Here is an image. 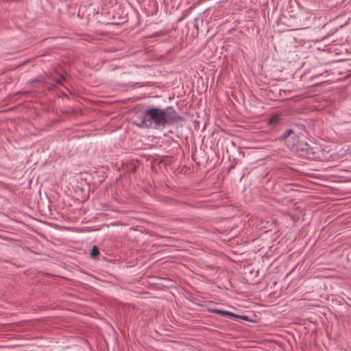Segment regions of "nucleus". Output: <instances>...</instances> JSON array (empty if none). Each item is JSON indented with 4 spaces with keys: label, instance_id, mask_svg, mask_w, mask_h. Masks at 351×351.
I'll return each instance as SVG.
<instances>
[{
    "label": "nucleus",
    "instance_id": "nucleus-1",
    "mask_svg": "<svg viewBox=\"0 0 351 351\" xmlns=\"http://www.w3.org/2000/svg\"><path fill=\"white\" fill-rule=\"evenodd\" d=\"M182 120V117L171 107L165 109L152 108L146 109L136 124L140 128L159 129Z\"/></svg>",
    "mask_w": 351,
    "mask_h": 351
},
{
    "label": "nucleus",
    "instance_id": "nucleus-2",
    "mask_svg": "<svg viewBox=\"0 0 351 351\" xmlns=\"http://www.w3.org/2000/svg\"><path fill=\"white\" fill-rule=\"evenodd\" d=\"M219 315L223 317H228L231 318H239V315H236L232 312L225 311V310H220Z\"/></svg>",
    "mask_w": 351,
    "mask_h": 351
},
{
    "label": "nucleus",
    "instance_id": "nucleus-3",
    "mask_svg": "<svg viewBox=\"0 0 351 351\" xmlns=\"http://www.w3.org/2000/svg\"><path fill=\"white\" fill-rule=\"evenodd\" d=\"M280 118L279 116L277 114H274L270 117V119L268 121V124L271 126L274 127L276 126L278 123L279 122Z\"/></svg>",
    "mask_w": 351,
    "mask_h": 351
},
{
    "label": "nucleus",
    "instance_id": "nucleus-4",
    "mask_svg": "<svg viewBox=\"0 0 351 351\" xmlns=\"http://www.w3.org/2000/svg\"><path fill=\"white\" fill-rule=\"evenodd\" d=\"M64 80H65V77H64V75H62L58 79L53 81V82L49 83V84L53 87H56L58 85L62 84L63 83V82H64Z\"/></svg>",
    "mask_w": 351,
    "mask_h": 351
},
{
    "label": "nucleus",
    "instance_id": "nucleus-5",
    "mask_svg": "<svg viewBox=\"0 0 351 351\" xmlns=\"http://www.w3.org/2000/svg\"><path fill=\"white\" fill-rule=\"evenodd\" d=\"M293 133V130L289 129V130H287L283 134H282V135L280 136L279 139L280 141H283L285 139H286L287 137H289L290 136L291 134Z\"/></svg>",
    "mask_w": 351,
    "mask_h": 351
},
{
    "label": "nucleus",
    "instance_id": "nucleus-6",
    "mask_svg": "<svg viewBox=\"0 0 351 351\" xmlns=\"http://www.w3.org/2000/svg\"><path fill=\"white\" fill-rule=\"evenodd\" d=\"M99 254V249L96 245L93 246L91 252H90V256L92 258H96Z\"/></svg>",
    "mask_w": 351,
    "mask_h": 351
},
{
    "label": "nucleus",
    "instance_id": "nucleus-7",
    "mask_svg": "<svg viewBox=\"0 0 351 351\" xmlns=\"http://www.w3.org/2000/svg\"><path fill=\"white\" fill-rule=\"evenodd\" d=\"M208 310L211 313L219 315L220 309L212 308H209Z\"/></svg>",
    "mask_w": 351,
    "mask_h": 351
},
{
    "label": "nucleus",
    "instance_id": "nucleus-8",
    "mask_svg": "<svg viewBox=\"0 0 351 351\" xmlns=\"http://www.w3.org/2000/svg\"><path fill=\"white\" fill-rule=\"evenodd\" d=\"M197 19H195V23H194V25H193V26H194V27L195 28V29H196L197 31H199V25H198V23H197Z\"/></svg>",
    "mask_w": 351,
    "mask_h": 351
}]
</instances>
